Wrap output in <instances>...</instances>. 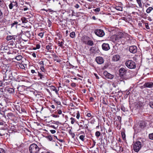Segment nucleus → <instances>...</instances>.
Wrapping results in <instances>:
<instances>
[{
	"instance_id": "f257e3e1",
	"label": "nucleus",
	"mask_w": 153,
	"mask_h": 153,
	"mask_svg": "<svg viewBox=\"0 0 153 153\" xmlns=\"http://www.w3.org/2000/svg\"><path fill=\"white\" fill-rule=\"evenodd\" d=\"M124 33L122 32H120L117 35H114L111 37V40L114 43L120 41L122 38L124 37Z\"/></svg>"
},
{
	"instance_id": "f03ea898",
	"label": "nucleus",
	"mask_w": 153,
	"mask_h": 153,
	"mask_svg": "<svg viewBox=\"0 0 153 153\" xmlns=\"http://www.w3.org/2000/svg\"><path fill=\"white\" fill-rule=\"evenodd\" d=\"M40 149L37 144L32 143L29 147V151L30 153H39Z\"/></svg>"
},
{
	"instance_id": "7ed1b4c3",
	"label": "nucleus",
	"mask_w": 153,
	"mask_h": 153,
	"mask_svg": "<svg viewBox=\"0 0 153 153\" xmlns=\"http://www.w3.org/2000/svg\"><path fill=\"white\" fill-rule=\"evenodd\" d=\"M14 90L13 89L11 88L7 87L4 89L1 88V94L5 96L7 92L9 93H12L14 92Z\"/></svg>"
},
{
	"instance_id": "20e7f679",
	"label": "nucleus",
	"mask_w": 153,
	"mask_h": 153,
	"mask_svg": "<svg viewBox=\"0 0 153 153\" xmlns=\"http://www.w3.org/2000/svg\"><path fill=\"white\" fill-rule=\"evenodd\" d=\"M134 150L136 152H138L142 147V144L141 142L139 141H137L133 144Z\"/></svg>"
},
{
	"instance_id": "39448f33",
	"label": "nucleus",
	"mask_w": 153,
	"mask_h": 153,
	"mask_svg": "<svg viewBox=\"0 0 153 153\" xmlns=\"http://www.w3.org/2000/svg\"><path fill=\"white\" fill-rule=\"evenodd\" d=\"M126 65L130 69H134L136 68L135 63L132 60H128L125 62Z\"/></svg>"
},
{
	"instance_id": "423d86ee",
	"label": "nucleus",
	"mask_w": 153,
	"mask_h": 153,
	"mask_svg": "<svg viewBox=\"0 0 153 153\" xmlns=\"http://www.w3.org/2000/svg\"><path fill=\"white\" fill-rule=\"evenodd\" d=\"M95 34L99 37H102L105 35L103 30L101 29H97L95 31Z\"/></svg>"
},
{
	"instance_id": "0eeeda50",
	"label": "nucleus",
	"mask_w": 153,
	"mask_h": 153,
	"mask_svg": "<svg viewBox=\"0 0 153 153\" xmlns=\"http://www.w3.org/2000/svg\"><path fill=\"white\" fill-rule=\"evenodd\" d=\"M103 74L105 77L107 79H112L114 77L113 75L108 73L107 71H104Z\"/></svg>"
},
{
	"instance_id": "6e6552de",
	"label": "nucleus",
	"mask_w": 153,
	"mask_h": 153,
	"mask_svg": "<svg viewBox=\"0 0 153 153\" xmlns=\"http://www.w3.org/2000/svg\"><path fill=\"white\" fill-rule=\"evenodd\" d=\"M96 60L97 62L99 64H102L104 62V59L101 57L98 56L96 57Z\"/></svg>"
},
{
	"instance_id": "1a4fd4ad",
	"label": "nucleus",
	"mask_w": 153,
	"mask_h": 153,
	"mask_svg": "<svg viewBox=\"0 0 153 153\" xmlns=\"http://www.w3.org/2000/svg\"><path fill=\"white\" fill-rule=\"evenodd\" d=\"M129 51L130 52L134 53L137 51V47L135 46H131L129 47Z\"/></svg>"
},
{
	"instance_id": "9d476101",
	"label": "nucleus",
	"mask_w": 153,
	"mask_h": 153,
	"mask_svg": "<svg viewBox=\"0 0 153 153\" xmlns=\"http://www.w3.org/2000/svg\"><path fill=\"white\" fill-rule=\"evenodd\" d=\"M102 48L103 50L107 51L110 49V47L108 44L107 43H103L102 45Z\"/></svg>"
},
{
	"instance_id": "9b49d317",
	"label": "nucleus",
	"mask_w": 153,
	"mask_h": 153,
	"mask_svg": "<svg viewBox=\"0 0 153 153\" xmlns=\"http://www.w3.org/2000/svg\"><path fill=\"white\" fill-rule=\"evenodd\" d=\"M126 69L123 68H121L119 70L120 74L121 76H123L126 73Z\"/></svg>"
},
{
	"instance_id": "f8f14e48",
	"label": "nucleus",
	"mask_w": 153,
	"mask_h": 153,
	"mask_svg": "<svg viewBox=\"0 0 153 153\" xmlns=\"http://www.w3.org/2000/svg\"><path fill=\"white\" fill-rule=\"evenodd\" d=\"M120 59V56L118 54L114 55L112 58V60L114 61L117 62L119 61Z\"/></svg>"
},
{
	"instance_id": "ddd939ff",
	"label": "nucleus",
	"mask_w": 153,
	"mask_h": 153,
	"mask_svg": "<svg viewBox=\"0 0 153 153\" xmlns=\"http://www.w3.org/2000/svg\"><path fill=\"white\" fill-rule=\"evenodd\" d=\"M144 86L147 88H151L153 87V82H150L145 83Z\"/></svg>"
},
{
	"instance_id": "4468645a",
	"label": "nucleus",
	"mask_w": 153,
	"mask_h": 153,
	"mask_svg": "<svg viewBox=\"0 0 153 153\" xmlns=\"http://www.w3.org/2000/svg\"><path fill=\"white\" fill-rule=\"evenodd\" d=\"M17 3L16 2H13L11 3L9 5V7L10 9H12L13 7L14 6H16V7H17Z\"/></svg>"
},
{
	"instance_id": "2eb2a0df",
	"label": "nucleus",
	"mask_w": 153,
	"mask_h": 153,
	"mask_svg": "<svg viewBox=\"0 0 153 153\" xmlns=\"http://www.w3.org/2000/svg\"><path fill=\"white\" fill-rule=\"evenodd\" d=\"M52 44L51 43H48V45L46 46V48L50 52L51 51L52 49Z\"/></svg>"
},
{
	"instance_id": "dca6fc26",
	"label": "nucleus",
	"mask_w": 153,
	"mask_h": 153,
	"mask_svg": "<svg viewBox=\"0 0 153 153\" xmlns=\"http://www.w3.org/2000/svg\"><path fill=\"white\" fill-rule=\"evenodd\" d=\"M50 89L51 90L55 91L57 94H58V91L59 90H57L55 87L51 86L50 87Z\"/></svg>"
},
{
	"instance_id": "f3484780",
	"label": "nucleus",
	"mask_w": 153,
	"mask_h": 153,
	"mask_svg": "<svg viewBox=\"0 0 153 153\" xmlns=\"http://www.w3.org/2000/svg\"><path fill=\"white\" fill-rule=\"evenodd\" d=\"M13 39L15 40V36H7V39L8 40H10L11 39Z\"/></svg>"
},
{
	"instance_id": "a211bd4d",
	"label": "nucleus",
	"mask_w": 153,
	"mask_h": 153,
	"mask_svg": "<svg viewBox=\"0 0 153 153\" xmlns=\"http://www.w3.org/2000/svg\"><path fill=\"white\" fill-rule=\"evenodd\" d=\"M153 10V8L152 7H149L146 10V12L148 13H149Z\"/></svg>"
},
{
	"instance_id": "6ab92c4d",
	"label": "nucleus",
	"mask_w": 153,
	"mask_h": 153,
	"mask_svg": "<svg viewBox=\"0 0 153 153\" xmlns=\"http://www.w3.org/2000/svg\"><path fill=\"white\" fill-rule=\"evenodd\" d=\"M136 1L139 7L142 8V4L141 2V0H136Z\"/></svg>"
},
{
	"instance_id": "aec40b11",
	"label": "nucleus",
	"mask_w": 153,
	"mask_h": 153,
	"mask_svg": "<svg viewBox=\"0 0 153 153\" xmlns=\"http://www.w3.org/2000/svg\"><path fill=\"white\" fill-rule=\"evenodd\" d=\"M38 76L40 77V79H42L43 78H44V75L40 73L38 71Z\"/></svg>"
},
{
	"instance_id": "412c9836",
	"label": "nucleus",
	"mask_w": 153,
	"mask_h": 153,
	"mask_svg": "<svg viewBox=\"0 0 153 153\" xmlns=\"http://www.w3.org/2000/svg\"><path fill=\"white\" fill-rule=\"evenodd\" d=\"M22 58V57L21 55H18L15 57V59H16L17 61L21 60Z\"/></svg>"
},
{
	"instance_id": "4be33fe9",
	"label": "nucleus",
	"mask_w": 153,
	"mask_h": 153,
	"mask_svg": "<svg viewBox=\"0 0 153 153\" xmlns=\"http://www.w3.org/2000/svg\"><path fill=\"white\" fill-rule=\"evenodd\" d=\"M7 48V47H4L1 46V51H1V53H3L4 51L5 50H7V48Z\"/></svg>"
},
{
	"instance_id": "5701e85b",
	"label": "nucleus",
	"mask_w": 153,
	"mask_h": 153,
	"mask_svg": "<svg viewBox=\"0 0 153 153\" xmlns=\"http://www.w3.org/2000/svg\"><path fill=\"white\" fill-rule=\"evenodd\" d=\"M21 20L23 23H27V21L25 17H22L21 18Z\"/></svg>"
},
{
	"instance_id": "b1692460",
	"label": "nucleus",
	"mask_w": 153,
	"mask_h": 153,
	"mask_svg": "<svg viewBox=\"0 0 153 153\" xmlns=\"http://www.w3.org/2000/svg\"><path fill=\"white\" fill-rule=\"evenodd\" d=\"M85 135H80L79 137V138L82 141L85 140Z\"/></svg>"
},
{
	"instance_id": "393cba45",
	"label": "nucleus",
	"mask_w": 153,
	"mask_h": 153,
	"mask_svg": "<svg viewBox=\"0 0 153 153\" xmlns=\"http://www.w3.org/2000/svg\"><path fill=\"white\" fill-rule=\"evenodd\" d=\"M70 36L72 38H74L75 37V33L74 31L70 33Z\"/></svg>"
},
{
	"instance_id": "a878e982",
	"label": "nucleus",
	"mask_w": 153,
	"mask_h": 153,
	"mask_svg": "<svg viewBox=\"0 0 153 153\" xmlns=\"http://www.w3.org/2000/svg\"><path fill=\"white\" fill-rule=\"evenodd\" d=\"M58 105H60L61 102L60 101H59L57 99L55 98L53 100Z\"/></svg>"
},
{
	"instance_id": "bb28decb",
	"label": "nucleus",
	"mask_w": 153,
	"mask_h": 153,
	"mask_svg": "<svg viewBox=\"0 0 153 153\" xmlns=\"http://www.w3.org/2000/svg\"><path fill=\"white\" fill-rule=\"evenodd\" d=\"M25 35L28 38H30V31H26L25 33Z\"/></svg>"
},
{
	"instance_id": "cd10ccee",
	"label": "nucleus",
	"mask_w": 153,
	"mask_h": 153,
	"mask_svg": "<svg viewBox=\"0 0 153 153\" xmlns=\"http://www.w3.org/2000/svg\"><path fill=\"white\" fill-rule=\"evenodd\" d=\"M115 8L117 10L120 11H122L123 8L120 6H116L115 7Z\"/></svg>"
},
{
	"instance_id": "c85d7f7f",
	"label": "nucleus",
	"mask_w": 153,
	"mask_h": 153,
	"mask_svg": "<svg viewBox=\"0 0 153 153\" xmlns=\"http://www.w3.org/2000/svg\"><path fill=\"white\" fill-rule=\"evenodd\" d=\"M87 44L89 45L92 46L94 44V42L93 41L90 40L88 41Z\"/></svg>"
},
{
	"instance_id": "c756f323",
	"label": "nucleus",
	"mask_w": 153,
	"mask_h": 153,
	"mask_svg": "<svg viewBox=\"0 0 153 153\" xmlns=\"http://www.w3.org/2000/svg\"><path fill=\"white\" fill-rule=\"evenodd\" d=\"M64 44V42H60L59 41L58 43V46L60 47H62L63 45Z\"/></svg>"
},
{
	"instance_id": "7c9ffc66",
	"label": "nucleus",
	"mask_w": 153,
	"mask_h": 153,
	"mask_svg": "<svg viewBox=\"0 0 153 153\" xmlns=\"http://www.w3.org/2000/svg\"><path fill=\"white\" fill-rule=\"evenodd\" d=\"M7 116L10 118L14 116V114L12 113H8L7 114Z\"/></svg>"
},
{
	"instance_id": "2f4dec72",
	"label": "nucleus",
	"mask_w": 153,
	"mask_h": 153,
	"mask_svg": "<svg viewBox=\"0 0 153 153\" xmlns=\"http://www.w3.org/2000/svg\"><path fill=\"white\" fill-rule=\"evenodd\" d=\"M18 23L16 22H14V23H13L11 24V27H12L15 26L16 28L17 26V25L18 24Z\"/></svg>"
},
{
	"instance_id": "473e14b6",
	"label": "nucleus",
	"mask_w": 153,
	"mask_h": 153,
	"mask_svg": "<svg viewBox=\"0 0 153 153\" xmlns=\"http://www.w3.org/2000/svg\"><path fill=\"white\" fill-rule=\"evenodd\" d=\"M46 137L50 141H51L53 139L52 137L50 135L47 136Z\"/></svg>"
},
{
	"instance_id": "72a5a7b5",
	"label": "nucleus",
	"mask_w": 153,
	"mask_h": 153,
	"mask_svg": "<svg viewBox=\"0 0 153 153\" xmlns=\"http://www.w3.org/2000/svg\"><path fill=\"white\" fill-rule=\"evenodd\" d=\"M53 57L54 58V60L56 61V62H59V61L57 59L58 58V56H56V54H53Z\"/></svg>"
},
{
	"instance_id": "f704fd0d",
	"label": "nucleus",
	"mask_w": 153,
	"mask_h": 153,
	"mask_svg": "<svg viewBox=\"0 0 153 153\" xmlns=\"http://www.w3.org/2000/svg\"><path fill=\"white\" fill-rule=\"evenodd\" d=\"M70 120H71V123L72 124H74L75 122V119L74 118L72 117L71 118Z\"/></svg>"
},
{
	"instance_id": "c9c22d12",
	"label": "nucleus",
	"mask_w": 153,
	"mask_h": 153,
	"mask_svg": "<svg viewBox=\"0 0 153 153\" xmlns=\"http://www.w3.org/2000/svg\"><path fill=\"white\" fill-rule=\"evenodd\" d=\"M121 110L124 112H126L127 111V109L125 108L124 106H122Z\"/></svg>"
},
{
	"instance_id": "e433bc0d",
	"label": "nucleus",
	"mask_w": 153,
	"mask_h": 153,
	"mask_svg": "<svg viewBox=\"0 0 153 153\" xmlns=\"http://www.w3.org/2000/svg\"><path fill=\"white\" fill-rule=\"evenodd\" d=\"M149 105L150 107L152 108L153 109V102L151 101L149 102Z\"/></svg>"
},
{
	"instance_id": "4c0bfd02",
	"label": "nucleus",
	"mask_w": 153,
	"mask_h": 153,
	"mask_svg": "<svg viewBox=\"0 0 153 153\" xmlns=\"http://www.w3.org/2000/svg\"><path fill=\"white\" fill-rule=\"evenodd\" d=\"M149 138L152 140H153V132L149 134Z\"/></svg>"
},
{
	"instance_id": "58836bf2",
	"label": "nucleus",
	"mask_w": 153,
	"mask_h": 153,
	"mask_svg": "<svg viewBox=\"0 0 153 153\" xmlns=\"http://www.w3.org/2000/svg\"><path fill=\"white\" fill-rule=\"evenodd\" d=\"M100 135V133L99 131H97L95 133V136L97 137H99Z\"/></svg>"
},
{
	"instance_id": "ea45409f",
	"label": "nucleus",
	"mask_w": 153,
	"mask_h": 153,
	"mask_svg": "<svg viewBox=\"0 0 153 153\" xmlns=\"http://www.w3.org/2000/svg\"><path fill=\"white\" fill-rule=\"evenodd\" d=\"M19 66L20 67V68L22 69H24L25 68V65L23 64H20L19 65Z\"/></svg>"
},
{
	"instance_id": "a19ab883",
	"label": "nucleus",
	"mask_w": 153,
	"mask_h": 153,
	"mask_svg": "<svg viewBox=\"0 0 153 153\" xmlns=\"http://www.w3.org/2000/svg\"><path fill=\"white\" fill-rule=\"evenodd\" d=\"M143 122L140 123V126L141 128H143L144 127V125L143 124Z\"/></svg>"
},
{
	"instance_id": "79ce46f5",
	"label": "nucleus",
	"mask_w": 153,
	"mask_h": 153,
	"mask_svg": "<svg viewBox=\"0 0 153 153\" xmlns=\"http://www.w3.org/2000/svg\"><path fill=\"white\" fill-rule=\"evenodd\" d=\"M80 117V114L79 111H77L76 113V118L77 119H79Z\"/></svg>"
},
{
	"instance_id": "37998d69",
	"label": "nucleus",
	"mask_w": 153,
	"mask_h": 153,
	"mask_svg": "<svg viewBox=\"0 0 153 153\" xmlns=\"http://www.w3.org/2000/svg\"><path fill=\"white\" fill-rule=\"evenodd\" d=\"M39 64L41 65V66H44V62L43 61H40L39 62Z\"/></svg>"
},
{
	"instance_id": "c03bdc74",
	"label": "nucleus",
	"mask_w": 153,
	"mask_h": 153,
	"mask_svg": "<svg viewBox=\"0 0 153 153\" xmlns=\"http://www.w3.org/2000/svg\"><path fill=\"white\" fill-rule=\"evenodd\" d=\"M94 11L95 12H99L100 11V8L98 7L94 10Z\"/></svg>"
},
{
	"instance_id": "a18cd8bd",
	"label": "nucleus",
	"mask_w": 153,
	"mask_h": 153,
	"mask_svg": "<svg viewBox=\"0 0 153 153\" xmlns=\"http://www.w3.org/2000/svg\"><path fill=\"white\" fill-rule=\"evenodd\" d=\"M38 35L41 38H42L43 36L44 33H40Z\"/></svg>"
},
{
	"instance_id": "49530a36",
	"label": "nucleus",
	"mask_w": 153,
	"mask_h": 153,
	"mask_svg": "<svg viewBox=\"0 0 153 153\" xmlns=\"http://www.w3.org/2000/svg\"><path fill=\"white\" fill-rule=\"evenodd\" d=\"M145 25V27L147 29H149L150 28L148 23H146Z\"/></svg>"
},
{
	"instance_id": "de8ad7c7",
	"label": "nucleus",
	"mask_w": 153,
	"mask_h": 153,
	"mask_svg": "<svg viewBox=\"0 0 153 153\" xmlns=\"http://www.w3.org/2000/svg\"><path fill=\"white\" fill-rule=\"evenodd\" d=\"M5 150L1 148V153H5Z\"/></svg>"
},
{
	"instance_id": "09e8293b",
	"label": "nucleus",
	"mask_w": 153,
	"mask_h": 153,
	"mask_svg": "<svg viewBox=\"0 0 153 153\" xmlns=\"http://www.w3.org/2000/svg\"><path fill=\"white\" fill-rule=\"evenodd\" d=\"M48 26L49 27H51V21L50 20L48 19Z\"/></svg>"
},
{
	"instance_id": "8fccbe9b",
	"label": "nucleus",
	"mask_w": 153,
	"mask_h": 153,
	"mask_svg": "<svg viewBox=\"0 0 153 153\" xmlns=\"http://www.w3.org/2000/svg\"><path fill=\"white\" fill-rule=\"evenodd\" d=\"M6 22V19H2V22H1L2 23H3V25H4V24H5V22Z\"/></svg>"
},
{
	"instance_id": "3c124183",
	"label": "nucleus",
	"mask_w": 153,
	"mask_h": 153,
	"mask_svg": "<svg viewBox=\"0 0 153 153\" xmlns=\"http://www.w3.org/2000/svg\"><path fill=\"white\" fill-rule=\"evenodd\" d=\"M69 134L72 136L73 137H74V134H73L71 130H70L69 132Z\"/></svg>"
},
{
	"instance_id": "603ef678",
	"label": "nucleus",
	"mask_w": 153,
	"mask_h": 153,
	"mask_svg": "<svg viewBox=\"0 0 153 153\" xmlns=\"http://www.w3.org/2000/svg\"><path fill=\"white\" fill-rule=\"evenodd\" d=\"M74 7L76 8V9H78V8L79 7V5L78 4H76L74 6Z\"/></svg>"
},
{
	"instance_id": "864d4df0",
	"label": "nucleus",
	"mask_w": 153,
	"mask_h": 153,
	"mask_svg": "<svg viewBox=\"0 0 153 153\" xmlns=\"http://www.w3.org/2000/svg\"><path fill=\"white\" fill-rule=\"evenodd\" d=\"M40 69L42 72H44L45 70L44 66H41L40 67Z\"/></svg>"
},
{
	"instance_id": "5fc2aeb1",
	"label": "nucleus",
	"mask_w": 153,
	"mask_h": 153,
	"mask_svg": "<svg viewBox=\"0 0 153 153\" xmlns=\"http://www.w3.org/2000/svg\"><path fill=\"white\" fill-rule=\"evenodd\" d=\"M50 132H51V133L52 134H53L54 133H55L56 131L55 130H50Z\"/></svg>"
},
{
	"instance_id": "6e6d98bb",
	"label": "nucleus",
	"mask_w": 153,
	"mask_h": 153,
	"mask_svg": "<svg viewBox=\"0 0 153 153\" xmlns=\"http://www.w3.org/2000/svg\"><path fill=\"white\" fill-rule=\"evenodd\" d=\"M87 116L88 117H92V115L91 113H88L87 114Z\"/></svg>"
},
{
	"instance_id": "4d7b16f0",
	"label": "nucleus",
	"mask_w": 153,
	"mask_h": 153,
	"mask_svg": "<svg viewBox=\"0 0 153 153\" xmlns=\"http://www.w3.org/2000/svg\"><path fill=\"white\" fill-rule=\"evenodd\" d=\"M40 48V45H39L37 44L36 46V48L35 49H39Z\"/></svg>"
},
{
	"instance_id": "13d9d810",
	"label": "nucleus",
	"mask_w": 153,
	"mask_h": 153,
	"mask_svg": "<svg viewBox=\"0 0 153 153\" xmlns=\"http://www.w3.org/2000/svg\"><path fill=\"white\" fill-rule=\"evenodd\" d=\"M58 113L59 114H61L62 113V111L61 110H58L57 111Z\"/></svg>"
},
{
	"instance_id": "bf43d9fd",
	"label": "nucleus",
	"mask_w": 153,
	"mask_h": 153,
	"mask_svg": "<svg viewBox=\"0 0 153 153\" xmlns=\"http://www.w3.org/2000/svg\"><path fill=\"white\" fill-rule=\"evenodd\" d=\"M117 119H118L120 122H121V118L120 117V116H118Z\"/></svg>"
},
{
	"instance_id": "052dcab7",
	"label": "nucleus",
	"mask_w": 153,
	"mask_h": 153,
	"mask_svg": "<svg viewBox=\"0 0 153 153\" xmlns=\"http://www.w3.org/2000/svg\"><path fill=\"white\" fill-rule=\"evenodd\" d=\"M75 13L74 12V10H72V13H71V15L72 16H75Z\"/></svg>"
},
{
	"instance_id": "680f3d73",
	"label": "nucleus",
	"mask_w": 153,
	"mask_h": 153,
	"mask_svg": "<svg viewBox=\"0 0 153 153\" xmlns=\"http://www.w3.org/2000/svg\"><path fill=\"white\" fill-rule=\"evenodd\" d=\"M31 72L32 74H33V73L36 74L37 73L35 72V70H31Z\"/></svg>"
},
{
	"instance_id": "e2e57ef3",
	"label": "nucleus",
	"mask_w": 153,
	"mask_h": 153,
	"mask_svg": "<svg viewBox=\"0 0 153 153\" xmlns=\"http://www.w3.org/2000/svg\"><path fill=\"white\" fill-rule=\"evenodd\" d=\"M94 75L95 76L96 78H97V79H99V77L98 76V75H97V74H96L95 73H94Z\"/></svg>"
},
{
	"instance_id": "0e129e2a",
	"label": "nucleus",
	"mask_w": 153,
	"mask_h": 153,
	"mask_svg": "<svg viewBox=\"0 0 153 153\" xmlns=\"http://www.w3.org/2000/svg\"><path fill=\"white\" fill-rule=\"evenodd\" d=\"M150 4L148 3H146L145 4V7H148L149 6H150Z\"/></svg>"
},
{
	"instance_id": "69168bd1",
	"label": "nucleus",
	"mask_w": 153,
	"mask_h": 153,
	"mask_svg": "<svg viewBox=\"0 0 153 153\" xmlns=\"http://www.w3.org/2000/svg\"><path fill=\"white\" fill-rule=\"evenodd\" d=\"M79 127L80 128H81L82 129H83L84 128V126H83L82 125H79Z\"/></svg>"
},
{
	"instance_id": "338daca9",
	"label": "nucleus",
	"mask_w": 153,
	"mask_h": 153,
	"mask_svg": "<svg viewBox=\"0 0 153 153\" xmlns=\"http://www.w3.org/2000/svg\"><path fill=\"white\" fill-rule=\"evenodd\" d=\"M28 9V8L27 7H25L24 8H23L22 10H24V11H26Z\"/></svg>"
},
{
	"instance_id": "774afa93",
	"label": "nucleus",
	"mask_w": 153,
	"mask_h": 153,
	"mask_svg": "<svg viewBox=\"0 0 153 153\" xmlns=\"http://www.w3.org/2000/svg\"><path fill=\"white\" fill-rule=\"evenodd\" d=\"M41 153H51L49 152H47V151H44L43 152H42Z\"/></svg>"
}]
</instances>
